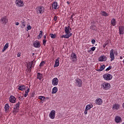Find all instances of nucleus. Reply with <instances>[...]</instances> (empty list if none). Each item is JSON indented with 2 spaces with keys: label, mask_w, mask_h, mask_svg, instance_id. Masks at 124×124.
<instances>
[{
  "label": "nucleus",
  "mask_w": 124,
  "mask_h": 124,
  "mask_svg": "<svg viewBox=\"0 0 124 124\" xmlns=\"http://www.w3.org/2000/svg\"><path fill=\"white\" fill-rule=\"evenodd\" d=\"M65 33L66 34L63 35L61 36L62 38H67L68 39L70 36H72V33H70V31H71V28L69 26L68 27H64Z\"/></svg>",
  "instance_id": "f257e3e1"
},
{
  "label": "nucleus",
  "mask_w": 124,
  "mask_h": 124,
  "mask_svg": "<svg viewBox=\"0 0 124 124\" xmlns=\"http://www.w3.org/2000/svg\"><path fill=\"white\" fill-rule=\"evenodd\" d=\"M44 11H45V9L42 6H37L35 9L36 14H43Z\"/></svg>",
  "instance_id": "f03ea898"
},
{
  "label": "nucleus",
  "mask_w": 124,
  "mask_h": 124,
  "mask_svg": "<svg viewBox=\"0 0 124 124\" xmlns=\"http://www.w3.org/2000/svg\"><path fill=\"white\" fill-rule=\"evenodd\" d=\"M102 88H103V90L107 91L111 88V84L108 83L104 82L101 85Z\"/></svg>",
  "instance_id": "7ed1b4c3"
},
{
  "label": "nucleus",
  "mask_w": 124,
  "mask_h": 124,
  "mask_svg": "<svg viewBox=\"0 0 124 124\" xmlns=\"http://www.w3.org/2000/svg\"><path fill=\"white\" fill-rule=\"evenodd\" d=\"M103 77L104 80H106V81H110V80H112L113 78V76H112V75L108 73L104 74L103 76Z\"/></svg>",
  "instance_id": "20e7f679"
},
{
  "label": "nucleus",
  "mask_w": 124,
  "mask_h": 124,
  "mask_svg": "<svg viewBox=\"0 0 124 124\" xmlns=\"http://www.w3.org/2000/svg\"><path fill=\"white\" fill-rule=\"evenodd\" d=\"M75 83L76 84V86L78 87L79 88H81V87H82L83 85V81H82V80H81L80 78H77L75 80Z\"/></svg>",
  "instance_id": "39448f33"
},
{
  "label": "nucleus",
  "mask_w": 124,
  "mask_h": 124,
  "mask_svg": "<svg viewBox=\"0 0 124 124\" xmlns=\"http://www.w3.org/2000/svg\"><path fill=\"white\" fill-rule=\"evenodd\" d=\"M70 60L73 62H77V56H76V54L75 53H72L70 57Z\"/></svg>",
  "instance_id": "423d86ee"
},
{
  "label": "nucleus",
  "mask_w": 124,
  "mask_h": 124,
  "mask_svg": "<svg viewBox=\"0 0 124 124\" xmlns=\"http://www.w3.org/2000/svg\"><path fill=\"white\" fill-rule=\"evenodd\" d=\"M55 115L56 110H52L49 114V117L50 118V119H51V120H54L55 119Z\"/></svg>",
  "instance_id": "0eeeda50"
},
{
  "label": "nucleus",
  "mask_w": 124,
  "mask_h": 124,
  "mask_svg": "<svg viewBox=\"0 0 124 124\" xmlns=\"http://www.w3.org/2000/svg\"><path fill=\"white\" fill-rule=\"evenodd\" d=\"M115 51L114 49H111L110 51L109 57L110 58V62H113L115 60V55H114Z\"/></svg>",
  "instance_id": "6e6552de"
},
{
  "label": "nucleus",
  "mask_w": 124,
  "mask_h": 124,
  "mask_svg": "<svg viewBox=\"0 0 124 124\" xmlns=\"http://www.w3.org/2000/svg\"><path fill=\"white\" fill-rule=\"evenodd\" d=\"M51 83L53 86H58V85L59 84V79H58L57 78H53L52 79Z\"/></svg>",
  "instance_id": "1a4fd4ad"
},
{
  "label": "nucleus",
  "mask_w": 124,
  "mask_h": 124,
  "mask_svg": "<svg viewBox=\"0 0 124 124\" xmlns=\"http://www.w3.org/2000/svg\"><path fill=\"white\" fill-rule=\"evenodd\" d=\"M16 6H19V7L24 6V3H23V1L22 0H16Z\"/></svg>",
  "instance_id": "9d476101"
},
{
  "label": "nucleus",
  "mask_w": 124,
  "mask_h": 124,
  "mask_svg": "<svg viewBox=\"0 0 124 124\" xmlns=\"http://www.w3.org/2000/svg\"><path fill=\"white\" fill-rule=\"evenodd\" d=\"M99 62H106L107 61V57L105 55H102L98 59Z\"/></svg>",
  "instance_id": "9b49d317"
},
{
  "label": "nucleus",
  "mask_w": 124,
  "mask_h": 124,
  "mask_svg": "<svg viewBox=\"0 0 124 124\" xmlns=\"http://www.w3.org/2000/svg\"><path fill=\"white\" fill-rule=\"evenodd\" d=\"M10 102L11 103H15L16 102V98L13 95H11L9 98Z\"/></svg>",
  "instance_id": "f8f14e48"
},
{
  "label": "nucleus",
  "mask_w": 124,
  "mask_h": 124,
  "mask_svg": "<svg viewBox=\"0 0 124 124\" xmlns=\"http://www.w3.org/2000/svg\"><path fill=\"white\" fill-rule=\"evenodd\" d=\"M34 62H35V61H32V62H30L28 64V67H29V70H31V68L32 67H33V66H34V64H33Z\"/></svg>",
  "instance_id": "ddd939ff"
},
{
  "label": "nucleus",
  "mask_w": 124,
  "mask_h": 124,
  "mask_svg": "<svg viewBox=\"0 0 124 124\" xmlns=\"http://www.w3.org/2000/svg\"><path fill=\"white\" fill-rule=\"evenodd\" d=\"M1 22H2V24H6L7 22H8V19H7V16H5L3 17H2L0 19Z\"/></svg>",
  "instance_id": "4468645a"
},
{
  "label": "nucleus",
  "mask_w": 124,
  "mask_h": 124,
  "mask_svg": "<svg viewBox=\"0 0 124 124\" xmlns=\"http://www.w3.org/2000/svg\"><path fill=\"white\" fill-rule=\"evenodd\" d=\"M95 102L96 105H101L103 101H102V99L101 98H99L96 99Z\"/></svg>",
  "instance_id": "2eb2a0df"
},
{
  "label": "nucleus",
  "mask_w": 124,
  "mask_h": 124,
  "mask_svg": "<svg viewBox=\"0 0 124 124\" xmlns=\"http://www.w3.org/2000/svg\"><path fill=\"white\" fill-rule=\"evenodd\" d=\"M33 45L35 48H39L40 47V43L38 41H36L33 42Z\"/></svg>",
  "instance_id": "dca6fc26"
},
{
  "label": "nucleus",
  "mask_w": 124,
  "mask_h": 124,
  "mask_svg": "<svg viewBox=\"0 0 124 124\" xmlns=\"http://www.w3.org/2000/svg\"><path fill=\"white\" fill-rule=\"evenodd\" d=\"M120 107H121L120 104H115L112 106V109H113V110H119V109H120Z\"/></svg>",
  "instance_id": "f3484780"
},
{
  "label": "nucleus",
  "mask_w": 124,
  "mask_h": 124,
  "mask_svg": "<svg viewBox=\"0 0 124 124\" xmlns=\"http://www.w3.org/2000/svg\"><path fill=\"white\" fill-rule=\"evenodd\" d=\"M60 65V58H58L56 61L54 65V67H58Z\"/></svg>",
  "instance_id": "a211bd4d"
},
{
  "label": "nucleus",
  "mask_w": 124,
  "mask_h": 124,
  "mask_svg": "<svg viewBox=\"0 0 124 124\" xmlns=\"http://www.w3.org/2000/svg\"><path fill=\"white\" fill-rule=\"evenodd\" d=\"M119 34H124V26H120L119 27Z\"/></svg>",
  "instance_id": "6ab92c4d"
},
{
  "label": "nucleus",
  "mask_w": 124,
  "mask_h": 124,
  "mask_svg": "<svg viewBox=\"0 0 124 124\" xmlns=\"http://www.w3.org/2000/svg\"><path fill=\"white\" fill-rule=\"evenodd\" d=\"M115 121L117 124H119V123H120L121 121H122V118H121V117L117 116L115 118Z\"/></svg>",
  "instance_id": "aec40b11"
},
{
  "label": "nucleus",
  "mask_w": 124,
  "mask_h": 124,
  "mask_svg": "<svg viewBox=\"0 0 124 124\" xmlns=\"http://www.w3.org/2000/svg\"><path fill=\"white\" fill-rule=\"evenodd\" d=\"M18 90L19 91H25L26 90V86L21 85L18 87Z\"/></svg>",
  "instance_id": "412c9836"
},
{
  "label": "nucleus",
  "mask_w": 124,
  "mask_h": 124,
  "mask_svg": "<svg viewBox=\"0 0 124 124\" xmlns=\"http://www.w3.org/2000/svg\"><path fill=\"white\" fill-rule=\"evenodd\" d=\"M9 108H10V107L9 106V104H6L4 106L5 111L6 112H8L9 111Z\"/></svg>",
  "instance_id": "4be33fe9"
},
{
  "label": "nucleus",
  "mask_w": 124,
  "mask_h": 124,
  "mask_svg": "<svg viewBox=\"0 0 124 124\" xmlns=\"http://www.w3.org/2000/svg\"><path fill=\"white\" fill-rule=\"evenodd\" d=\"M93 105L92 104H90L89 105H87L86 106L85 108L86 109V110H91V109H92V108H93Z\"/></svg>",
  "instance_id": "5701e85b"
},
{
  "label": "nucleus",
  "mask_w": 124,
  "mask_h": 124,
  "mask_svg": "<svg viewBox=\"0 0 124 124\" xmlns=\"http://www.w3.org/2000/svg\"><path fill=\"white\" fill-rule=\"evenodd\" d=\"M101 14L102 16H104L105 17H107V16H109V14L106 13V12H105L104 11H101Z\"/></svg>",
  "instance_id": "b1692460"
},
{
  "label": "nucleus",
  "mask_w": 124,
  "mask_h": 124,
  "mask_svg": "<svg viewBox=\"0 0 124 124\" xmlns=\"http://www.w3.org/2000/svg\"><path fill=\"white\" fill-rule=\"evenodd\" d=\"M8 47H9V44L8 43H7L4 46V47L2 50V52H4V51H5V50H6V49H7V48H8Z\"/></svg>",
  "instance_id": "393cba45"
},
{
  "label": "nucleus",
  "mask_w": 124,
  "mask_h": 124,
  "mask_svg": "<svg viewBox=\"0 0 124 124\" xmlns=\"http://www.w3.org/2000/svg\"><path fill=\"white\" fill-rule=\"evenodd\" d=\"M42 36H43V31H40L39 35H38V39H41Z\"/></svg>",
  "instance_id": "a878e982"
},
{
  "label": "nucleus",
  "mask_w": 124,
  "mask_h": 124,
  "mask_svg": "<svg viewBox=\"0 0 124 124\" xmlns=\"http://www.w3.org/2000/svg\"><path fill=\"white\" fill-rule=\"evenodd\" d=\"M58 92V88L57 87H54L53 88H52V94H54V93H56Z\"/></svg>",
  "instance_id": "bb28decb"
},
{
  "label": "nucleus",
  "mask_w": 124,
  "mask_h": 124,
  "mask_svg": "<svg viewBox=\"0 0 124 124\" xmlns=\"http://www.w3.org/2000/svg\"><path fill=\"white\" fill-rule=\"evenodd\" d=\"M58 7V2H54L52 4V8H54V9H57V8Z\"/></svg>",
  "instance_id": "cd10ccee"
},
{
  "label": "nucleus",
  "mask_w": 124,
  "mask_h": 124,
  "mask_svg": "<svg viewBox=\"0 0 124 124\" xmlns=\"http://www.w3.org/2000/svg\"><path fill=\"white\" fill-rule=\"evenodd\" d=\"M111 24L112 25L113 27L116 26V24H117V22H116V19H115V18H112L111 19Z\"/></svg>",
  "instance_id": "c85d7f7f"
},
{
  "label": "nucleus",
  "mask_w": 124,
  "mask_h": 124,
  "mask_svg": "<svg viewBox=\"0 0 124 124\" xmlns=\"http://www.w3.org/2000/svg\"><path fill=\"white\" fill-rule=\"evenodd\" d=\"M18 111H19V109L18 108H14V109L13 110V113L14 115L16 116V114L18 113Z\"/></svg>",
  "instance_id": "c756f323"
},
{
  "label": "nucleus",
  "mask_w": 124,
  "mask_h": 124,
  "mask_svg": "<svg viewBox=\"0 0 124 124\" xmlns=\"http://www.w3.org/2000/svg\"><path fill=\"white\" fill-rule=\"evenodd\" d=\"M37 79H39V80H41V79H42V74L40 73H38L37 75Z\"/></svg>",
  "instance_id": "7c9ffc66"
},
{
  "label": "nucleus",
  "mask_w": 124,
  "mask_h": 124,
  "mask_svg": "<svg viewBox=\"0 0 124 124\" xmlns=\"http://www.w3.org/2000/svg\"><path fill=\"white\" fill-rule=\"evenodd\" d=\"M38 99H40V100H41L42 101H45L46 98L45 96L41 95L38 97Z\"/></svg>",
  "instance_id": "2f4dec72"
},
{
  "label": "nucleus",
  "mask_w": 124,
  "mask_h": 124,
  "mask_svg": "<svg viewBox=\"0 0 124 124\" xmlns=\"http://www.w3.org/2000/svg\"><path fill=\"white\" fill-rule=\"evenodd\" d=\"M104 68H105V65H103L101 66L99 69L97 70V71H103V70H104Z\"/></svg>",
  "instance_id": "473e14b6"
},
{
  "label": "nucleus",
  "mask_w": 124,
  "mask_h": 124,
  "mask_svg": "<svg viewBox=\"0 0 124 124\" xmlns=\"http://www.w3.org/2000/svg\"><path fill=\"white\" fill-rule=\"evenodd\" d=\"M20 102H18L17 104H16L15 107H14V108H16V109H19V108H20Z\"/></svg>",
  "instance_id": "72a5a7b5"
},
{
  "label": "nucleus",
  "mask_w": 124,
  "mask_h": 124,
  "mask_svg": "<svg viewBox=\"0 0 124 124\" xmlns=\"http://www.w3.org/2000/svg\"><path fill=\"white\" fill-rule=\"evenodd\" d=\"M21 28H25L26 27V23L24 21H21Z\"/></svg>",
  "instance_id": "f704fd0d"
},
{
  "label": "nucleus",
  "mask_w": 124,
  "mask_h": 124,
  "mask_svg": "<svg viewBox=\"0 0 124 124\" xmlns=\"http://www.w3.org/2000/svg\"><path fill=\"white\" fill-rule=\"evenodd\" d=\"M47 43V40L46 39H43V44L44 46H46V44Z\"/></svg>",
  "instance_id": "c9c22d12"
},
{
  "label": "nucleus",
  "mask_w": 124,
  "mask_h": 124,
  "mask_svg": "<svg viewBox=\"0 0 124 124\" xmlns=\"http://www.w3.org/2000/svg\"><path fill=\"white\" fill-rule=\"evenodd\" d=\"M50 36L51 38L55 39L56 38V34H50Z\"/></svg>",
  "instance_id": "e433bc0d"
},
{
  "label": "nucleus",
  "mask_w": 124,
  "mask_h": 124,
  "mask_svg": "<svg viewBox=\"0 0 124 124\" xmlns=\"http://www.w3.org/2000/svg\"><path fill=\"white\" fill-rule=\"evenodd\" d=\"M45 63V62L42 61V62L40 63V65H39L40 67H41L42 66H43L44 65Z\"/></svg>",
  "instance_id": "4c0bfd02"
},
{
  "label": "nucleus",
  "mask_w": 124,
  "mask_h": 124,
  "mask_svg": "<svg viewBox=\"0 0 124 124\" xmlns=\"http://www.w3.org/2000/svg\"><path fill=\"white\" fill-rule=\"evenodd\" d=\"M110 69H112V66H108V68H107L106 69V71H109V70H110Z\"/></svg>",
  "instance_id": "58836bf2"
},
{
  "label": "nucleus",
  "mask_w": 124,
  "mask_h": 124,
  "mask_svg": "<svg viewBox=\"0 0 124 124\" xmlns=\"http://www.w3.org/2000/svg\"><path fill=\"white\" fill-rule=\"evenodd\" d=\"M107 45H108V42H106V43L104 44L103 45V46L104 47V48H105V47H106Z\"/></svg>",
  "instance_id": "ea45409f"
},
{
  "label": "nucleus",
  "mask_w": 124,
  "mask_h": 124,
  "mask_svg": "<svg viewBox=\"0 0 124 124\" xmlns=\"http://www.w3.org/2000/svg\"><path fill=\"white\" fill-rule=\"evenodd\" d=\"M28 95H29V93H25L24 94H23V95L24 97H27Z\"/></svg>",
  "instance_id": "a19ab883"
},
{
  "label": "nucleus",
  "mask_w": 124,
  "mask_h": 124,
  "mask_svg": "<svg viewBox=\"0 0 124 124\" xmlns=\"http://www.w3.org/2000/svg\"><path fill=\"white\" fill-rule=\"evenodd\" d=\"M30 89L29 88L27 89V90L25 91V93H30Z\"/></svg>",
  "instance_id": "79ce46f5"
},
{
  "label": "nucleus",
  "mask_w": 124,
  "mask_h": 124,
  "mask_svg": "<svg viewBox=\"0 0 124 124\" xmlns=\"http://www.w3.org/2000/svg\"><path fill=\"white\" fill-rule=\"evenodd\" d=\"M95 48H96L95 46H93L91 48V50L92 51H94V50H95Z\"/></svg>",
  "instance_id": "37998d69"
},
{
  "label": "nucleus",
  "mask_w": 124,
  "mask_h": 124,
  "mask_svg": "<svg viewBox=\"0 0 124 124\" xmlns=\"http://www.w3.org/2000/svg\"><path fill=\"white\" fill-rule=\"evenodd\" d=\"M53 19H54V20L55 21H57V20L58 19V17H57V16H54Z\"/></svg>",
  "instance_id": "c03bdc74"
},
{
  "label": "nucleus",
  "mask_w": 124,
  "mask_h": 124,
  "mask_svg": "<svg viewBox=\"0 0 124 124\" xmlns=\"http://www.w3.org/2000/svg\"><path fill=\"white\" fill-rule=\"evenodd\" d=\"M88 109H87V108H85V111H84L85 115H87V114H88Z\"/></svg>",
  "instance_id": "a18cd8bd"
},
{
  "label": "nucleus",
  "mask_w": 124,
  "mask_h": 124,
  "mask_svg": "<svg viewBox=\"0 0 124 124\" xmlns=\"http://www.w3.org/2000/svg\"><path fill=\"white\" fill-rule=\"evenodd\" d=\"M27 29H28V30H31V26L30 25H29V26H28V27H27Z\"/></svg>",
  "instance_id": "49530a36"
},
{
  "label": "nucleus",
  "mask_w": 124,
  "mask_h": 124,
  "mask_svg": "<svg viewBox=\"0 0 124 124\" xmlns=\"http://www.w3.org/2000/svg\"><path fill=\"white\" fill-rule=\"evenodd\" d=\"M91 42H92V44H94V43H95V40H94V39L92 40Z\"/></svg>",
  "instance_id": "de8ad7c7"
},
{
  "label": "nucleus",
  "mask_w": 124,
  "mask_h": 124,
  "mask_svg": "<svg viewBox=\"0 0 124 124\" xmlns=\"http://www.w3.org/2000/svg\"><path fill=\"white\" fill-rule=\"evenodd\" d=\"M17 57H21V53L18 52V53H17Z\"/></svg>",
  "instance_id": "09e8293b"
},
{
  "label": "nucleus",
  "mask_w": 124,
  "mask_h": 124,
  "mask_svg": "<svg viewBox=\"0 0 124 124\" xmlns=\"http://www.w3.org/2000/svg\"><path fill=\"white\" fill-rule=\"evenodd\" d=\"M15 25H16V26H19V22H16Z\"/></svg>",
  "instance_id": "8fccbe9b"
},
{
  "label": "nucleus",
  "mask_w": 124,
  "mask_h": 124,
  "mask_svg": "<svg viewBox=\"0 0 124 124\" xmlns=\"http://www.w3.org/2000/svg\"><path fill=\"white\" fill-rule=\"evenodd\" d=\"M43 37H44V39H46V35H44Z\"/></svg>",
  "instance_id": "3c124183"
},
{
  "label": "nucleus",
  "mask_w": 124,
  "mask_h": 124,
  "mask_svg": "<svg viewBox=\"0 0 124 124\" xmlns=\"http://www.w3.org/2000/svg\"><path fill=\"white\" fill-rule=\"evenodd\" d=\"M122 107H123L124 109V103H123L122 104Z\"/></svg>",
  "instance_id": "603ef678"
},
{
  "label": "nucleus",
  "mask_w": 124,
  "mask_h": 124,
  "mask_svg": "<svg viewBox=\"0 0 124 124\" xmlns=\"http://www.w3.org/2000/svg\"><path fill=\"white\" fill-rule=\"evenodd\" d=\"M67 4H70V3L68 1H67Z\"/></svg>",
  "instance_id": "864d4df0"
},
{
  "label": "nucleus",
  "mask_w": 124,
  "mask_h": 124,
  "mask_svg": "<svg viewBox=\"0 0 124 124\" xmlns=\"http://www.w3.org/2000/svg\"><path fill=\"white\" fill-rule=\"evenodd\" d=\"M120 60H123V57L122 56H120Z\"/></svg>",
  "instance_id": "5fc2aeb1"
},
{
  "label": "nucleus",
  "mask_w": 124,
  "mask_h": 124,
  "mask_svg": "<svg viewBox=\"0 0 124 124\" xmlns=\"http://www.w3.org/2000/svg\"><path fill=\"white\" fill-rule=\"evenodd\" d=\"M22 97H23V96H20L19 97V99H20V98H22Z\"/></svg>",
  "instance_id": "6e6d98bb"
},
{
  "label": "nucleus",
  "mask_w": 124,
  "mask_h": 124,
  "mask_svg": "<svg viewBox=\"0 0 124 124\" xmlns=\"http://www.w3.org/2000/svg\"><path fill=\"white\" fill-rule=\"evenodd\" d=\"M46 99H49V97H46Z\"/></svg>",
  "instance_id": "4d7b16f0"
},
{
  "label": "nucleus",
  "mask_w": 124,
  "mask_h": 124,
  "mask_svg": "<svg viewBox=\"0 0 124 124\" xmlns=\"http://www.w3.org/2000/svg\"><path fill=\"white\" fill-rule=\"evenodd\" d=\"M32 56H34V53H32Z\"/></svg>",
  "instance_id": "13d9d810"
},
{
  "label": "nucleus",
  "mask_w": 124,
  "mask_h": 124,
  "mask_svg": "<svg viewBox=\"0 0 124 124\" xmlns=\"http://www.w3.org/2000/svg\"><path fill=\"white\" fill-rule=\"evenodd\" d=\"M72 17H73V15H72Z\"/></svg>",
  "instance_id": "bf43d9fd"
}]
</instances>
